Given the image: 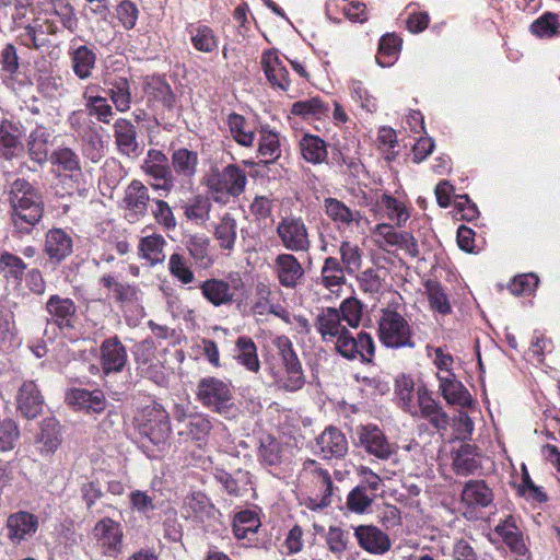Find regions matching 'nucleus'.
Returning <instances> with one entry per match:
<instances>
[{
    "label": "nucleus",
    "mask_w": 560,
    "mask_h": 560,
    "mask_svg": "<svg viewBox=\"0 0 560 560\" xmlns=\"http://www.w3.org/2000/svg\"><path fill=\"white\" fill-rule=\"evenodd\" d=\"M100 362L104 375L124 371L128 362L127 349L117 336L106 338L100 346Z\"/></svg>",
    "instance_id": "20"
},
{
    "label": "nucleus",
    "mask_w": 560,
    "mask_h": 560,
    "mask_svg": "<svg viewBox=\"0 0 560 560\" xmlns=\"http://www.w3.org/2000/svg\"><path fill=\"white\" fill-rule=\"evenodd\" d=\"M115 143L122 155H136L139 149L136 126L126 118H118L113 125Z\"/></svg>",
    "instance_id": "31"
},
{
    "label": "nucleus",
    "mask_w": 560,
    "mask_h": 560,
    "mask_svg": "<svg viewBox=\"0 0 560 560\" xmlns=\"http://www.w3.org/2000/svg\"><path fill=\"white\" fill-rule=\"evenodd\" d=\"M299 150L307 163L318 165L327 162V143L318 136L304 133L299 141Z\"/></svg>",
    "instance_id": "36"
},
{
    "label": "nucleus",
    "mask_w": 560,
    "mask_h": 560,
    "mask_svg": "<svg viewBox=\"0 0 560 560\" xmlns=\"http://www.w3.org/2000/svg\"><path fill=\"white\" fill-rule=\"evenodd\" d=\"M351 98L364 112L373 114L377 110V100L365 88L364 83L360 80H352L349 85Z\"/></svg>",
    "instance_id": "56"
},
{
    "label": "nucleus",
    "mask_w": 560,
    "mask_h": 560,
    "mask_svg": "<svg viewBox=\"0 0 560 560\" xmlns=\"http://www.w3.org/2000/svg\"><path fill=\"white\" fill-rule=\"evenodd\" d=\"M318 454L325 458H343L348 453V441L346 435L335 427L326 428L316 438Z\"/></svg>",
    "instance_id": "23"
},
{
    "label": "nucleus",
    "mask_w": 560,
    "mask_h": 560,
    "mask_svg": "<svg viewBox=\"0 0 560 560\" xmlns=\"http://www.w3.org/2000/svg\"><path fill=\"white\" fill-rule=\"evenodd\" d=\"M439 388L442 396L450 405L467 407L471 402V396L465 386L455 378L454 373H438Z\"/></svg>",
    "instance_id": "30"
},
{
    "label": "nucleus",
    "mask_w": 560,
    "mask_h": 560,
    "mask_svg": "<svg viewBox=\"0 0 560 560\" xmlns=\"http://www.w3.org/2000/svg\"><path fill=\"white\" fill-rule=\"evenodd\" d=\"M276 233L281 245L291 253H307L312 247L308 229L300 217L282 218Z\"/></svg>",
    "instance_id": "10"
},
{
    "label": "nucleus",
    "mask_w": 560,
    "mask_h": 560,
    "mask_svg": "<svg viewBox=\"0 0 560 560\" xmlns=\"http://www.w3.org/2000/svg\"><path fill=\"white\" fill-rule=\"evenodd\" d=\"M107 94L119 113H126L131 105L130 84L126 78H118L110 83Z\"/></svg>",
    "instance_id": "52"
},
{
    "label": "nucleus",
    "mask_w": 560,
    "mask_h": 560,
    "mask_svg": "<svg viewBox=\"0 0 560 560\" xmlns=\"http://www.w3.org/2000/svg\"><path fill=\"white\" fill-rule=\"evenodd\" d=\"M22 131L16 124L3 120L0 125V156L10 160L23 151Z\"/></svg>",
    "instance_id": "35"
},
{
    "label": "nucleus",
    "mask_w": 560,
    "mask_h": 560,
    "mask_svg": "<svg viewBox=\"0 0 560 560\" xmlns=\"http://www.w3.org/2000/svg\"><path fill=\"white\" fill-rule=\"evenodd\" d=\"M247 185L246 172L237 164H229L222 170L214 168L206 177V186L217 202L241 196Z\"/></svg>",
    "instance_id": "4"
},
{
    "label": "nucleus",
    "mask_w": 560,
    "mask_h": 560,
    "mask_svg": "<svg viewBox=\"0 0 560 560\" xmlns=\"http://www.w3.org/2000/svg\"><path fill=\"white\" fill-rule=\"evenodd\" d=\"M172 167L176 175L190 179L195 176L198 165L197 152L186 148L174 150L171 156Z\"/></svg>",
    "instance_id": "45"
},
{
    "label": "nucleus",
    "mask_w": 560,
    "mask_h": 560,
    "mask_svg": "<svg viewBox=\"0 0 560 560\" xmlns=\"http://www.w3.org/2000/svg\"><path fill=\"white\" fill-rule=\"evenodd\" d=\"M258 458L267 466L279 465L281 463L280 443L271 435H264L260 439Z\"/></svg>",
    "instance_id": "59"
},
{
    "label": "nucleus",
    "mask_w": 560,
    "mask_h": 560,
    "mask_svg": "<svg viewBox=\"0 0 560 560\" xmlns=\"http://www.w3.org/2000/svg\"><path fill=\"white\" fill-rule=\"evenodd\" d=\"M328 110V106L319 97L295 102L291 108L292 114L303 118L320 117L326 115Z\"/></svg>",
    "instance_id": "61"
},
{
    "label": "nucleus",
    "mask_w": 560,
    "mask_h": 560,
    "mask_svg": "<svg viewBox=\"0 0 560 560\" xmlns=\"http://www.w3.org/2000/svg\"><path fill=\"white\" fill-rule=\"evenodd\" d=\"M155 351L154 341L144 339L136 346L135 359L141 374L159 383L163 380V365L155 357Z\"/></svg>",
    "instance_id": "22"
},
{
    "label": "nucleus",
    "mask_w": 560,
    "mask_h": 560,
    "mask_svg": "<svg viewBox=\"0 0 560 560\" xmlns=\"http://www.w3.org/2000/svg\"><path fill=\"white\" fill-rule=\"evenodd\" d=\"M197 397L201 404L214 412L231 419L236 417L237 407L233 400L230 384L215 377L201 378L198 384Z\"/></svg>",
    "instance_id": "5"
},
{
    "label": "nucleus",
    "mask_w": 560,
    "mask_h": 560,
    "mask_svg": "<svg viewBox=\"0 0 560 560\" xmlns=\"http://www.w3.org/2000/svg\"><path fill=\"white\" fill-rule=\"evenodd\" d=\"M48 315L47 322L56 325L59 329L74 327L77 319V305L70 298L52 294L45 304Z\"/></svg>",
    "instance_id": "21"
},
{
    "label": "nucleus",
    "mask_w": 560,
    "mask_h": 560,
    "mask_svg": "<svg viewBox=\"0 0 560 560\" xmlns=\"http://www.w3.org/2000/svg\"><path fill=\"white\" fill-rule=\"evenodd\" d=\"M92 533L105 556L116 557L122 551L124 530L119 522L103 517L96 522Z\"/></svg>",
    "instance_id": "12"
},
{
    "label": "nucleus",
    "mask_w": 560,
    "mask_h": 560,
    "mask_svg": "<svg viewBox=\"0 0 560 560\" xmlns=\"http://www.w3.org/2000/svg\"><path fill=\"white\" fill-rule=\"evenodd\" d=\"M7 195L13 226L20 233H30L44 214L42 192L26 179L16 178L9 185Z\"/></svg>",
    "instance_id": "2"
},
{
    "label": "nucleus",
    "mask_w": 560,
    "mask_h": 560,
    "mask_svg": "<svg viewBox=\"0 0 560 560\" xmlns=\"http://www.w3.org/2000/svg\"><path fill=\"white\" fill-rule=\"evenodd\" d=\"M44 399L36 384L32 381L24 382L18 394V406L26 418H35L43 408Z\"/></svg>",
    "instance_id": "38"
},
{
    "label": "nucleus",
    "mask_w": 560,
    "mask_h": 560,
    "mask_svg": "<svg viewBox=\"0 0 560 560\" xmlns=\"http://www.w3.org/2000/svg\"><path fill=\"white\" fill-rule=\"evenodd\" d=\"M378 337L387 348H413V334L406 318L396 311L383 310L378 319Z\"/></svg>",
    "instance_id": "6"
},
{
    "label": "nucleus",
    "mask_w": 560,
    "mask_h": 560,
    "mask_svg": "<svg viewBox=\"0 0 560 560\" xmlns=\"http://www.w3.org/2000/svg\"><path fill=\"white\" fill-rule=\"evenodd\" d=\"M260 63L268 82L273 88H278L281 91H287L289 89V72L282 65L276 49H268L264 51Z\"/></svg>",
    "instance_id": "27"
},
{
    "label": "nucleus",
    "mask_w": 560,
    "mask_h": 560,
    "mask_svg": "<svg viewBox=\"0 0 560 560\" xmlns=\"http://www.w3.org/2000/svg\"><path fill=\"white\" fill-rule=\"evenodd\" d=\"M480 467L479 456L476 447L470 444H463L455 453L453 468L457 475L474 474Z\"/></svg>",
    "instance_id": "47"
},
{
    "label": "nucleus",
    "mask_w": 560,
    "mask_h": 560,
    "mask_svg": "<svg viewBox=\"0 0 560 560\" xmlns=\"http://www.w3.org/2000/svg\"><path fill=\"white\" fill-rule=\"evenodd\" d=\"M530 32L539 38L560 36V14L545 12L530 24Z\"/></svg>",
    "instance_id": "51"
},
{
    "label": "nucleus",
    "mask_w": 560,
    "mask_h": 560,
    "mask_svg": "<svg viewBox=\"0 0 560 560\" xmlns=\"http://www.w3.org/2000/svg\"><path fill=\"white\" fill-rule=\"evenodd\" d=\"M494 532L513 553L517 556H524L526 553L527 548L524 542L523 534L513 515H508L504 520L500 521L494 527Z\"/></svg>",
    "instance_id": "33"
},
{
    "label": "nucleus",
    "mask_w": 560,
    "mask_h": 560,
    "mask_svg": "<svg viewBox=\"0 0 560 560\" xmlns=\"http://www.w3.org/2000/svg\"><path fill=\"white\" fill-rule=\"evenodd\" d=\"M150 195L147 186L139 179H132L125 189L121 207L129 222H137L148 213Z\"/></svg>",
    "instance_id": "15"
},
{
    "label": "nucleus",
    "mask_w": 560,
    "mask_h": 560,
    "mask_svg": "<svg viewBox=\"0 0 560 560\" xmlns=\"http://www.w3.org/2000/svg\"><path fill=\"white\" fill-rule=\"evenodd\" d=\"M226 122L232 138L240 145L249 148L254 144L255 132L253 128H250L249 124L246 121L244 116L236 113H231L228 116Z\"/></svg>",
    "instance_id": "50"
},
{
    "label": "nucleus",
    "mask_w": 560,
    "mask_h": 560,
    "mask_svg": "<svg viewBox=\"0 0 560 560\" xmlns=\"http://www.w3.org/2000/svg\"><path fill=\"white\" fill-rule=\"evenodd\" d=\"M202 298L214 307L233 304L244 289V281L237 275L226 279L210 278L198 285Z\"/></svg>",
    "instance_id": "8"
},
{
    "label": "nucleus",
    "mask_w": 560,
    "mask_h": 560,
    "mask_svg": "<svg viewBox=\"0 0 560 560\" xmlns=\"http://www.w3.org/2000/svg\"><path fill=\"white\" fill-rule=\"evenodd\" d=\"M360 482L348 493L347 509L355 514H365L371 509L382 487L381 477L370 467L360 466L357 469Z\"/></svg>",
    "instance_id": "7"
},
{
    "label": "nucleus",
    "mask_w": 560,
    "mask_h": 560,
    "mask_svg": "<svg viewBox=\"0 0 560 560\" xmlns=\"http://www.w3.org/2000/svg\"><path fill=\"white\" fill-rule=\"evenodd\" d=\"M192 46L201 52H212L218 48V38L207 25H198L190 31Z\"/></svg>",
    "instance_id": "57"
},
{
    "label": "nucleus",
    "mask_w": 560,
    "mask_h": 560,
    "mask_svg": "<svg viewBox=\"0 0 560 560\" xmlns=\"http://www.w3.org/2000/svg\"><path fill=\"white\" fill-rule=\"evenodd\" d=\"M39 527L38 517L27 511H18L9 515L5 528L7 537L13 545L32 539Z\"/></svg>",
    "instance_id": "19"
},
{
    "label": "nucleus",
    "mask_w": 560,
    "mask_h": 560,
    "mask_svg": "<svg viewBox=\"0 0 560 560\" xmlns=\"http://www.w3.org/2000/svg\"><path fill=\"white\" fill-rule=\"evenodd\" d=\"M139 431L154 445H165L171 436L172 428L168 412L160 405L144 407L137 417Z\"/></svg>",
    "instance_id": "9"
},
{
    "label": "nucleus",
    "mask_w": 560,
    "mask_h": 560,
    "mask_svg": "<svg viewBox=\"0 0 560 560\" xmlns=\"http://www.w3.org/2000/svg\"><path fill=\"white\" fill-rule=\"evenodd\" d=\"M399 407L411 417L417 413V389L410 376L401 375L396 380L395 388Z\"/></svg>",
    "instance_id": "46"
},
{
    "label": "nucleus",
    "mask_w": 560,
    "mask_h": 560,
    "mask_svg": "<svg viewBox=\"0 0 560 560\" xmlns=\"http://www.w3.org/2000/svg\"><path fill=\"white\" fill-rule=\"evenodd\" d=\"M428 300L432 310L439 312L442 315L450 314L452 307L447 298V294L443 290L440 283L429 281L427 282Z\"/></svg>",
    "instance_id": "63"
},
{
    "label": "nucleus",
    "mask_w": 560,
    "mask_h": 560,
    "mask_svg": "<svg viewBox=\"0 0 560 560\" xmlns=\"http://www.w3.org/2000/svg\"><path fill=\"white\" fill-rule=\"evenodd\" d=\"M66 400L77 409L93 413L103 412L107 406L105 395L101 389L73 388L67 393Z\"/></svg>",
    "instance_id": "26"
},
{
    "label": "nucleus",
    "mask_w": 560,
    "mask_h": 560,
    "mask_svg": "<svg viewBox=\"0 0 560 560\" xmlns=\"http://www.w3.org/2000/svg\"><path fill=\"white\" fill-rule=\"evenodd\" d=\"M37 442L40 444L43 454L54 453L60 444L58 425L51 420L45 422Z\"/></svg>",
    "instance_id": "64"
},
{
    "label": "nucleus",
    "mask_w": 560,
    "mask_h": 560,
    "mask_svg": "<svg viewBox=\"0 0 560 560\" xmlns=\"http://www.w3.org/2000/svg\"><path fill=\"white\" fill-rule=\"evenodd\" d=\"M213 476L230 495L243 497L252 490V478L246 470L237 469L234 474H230L215 467Z\"/></svg>",
    "instance_id": "28"
},
{
    "label": "nucleus",
    "mask_w": 560,
    "mask_h": 560,
    "mask_svg": "<svg viewBox=\"0 0 560 560\" xmlns=\"http://www.w3.org/2000/svg\"><path fill=\"white\" fill-rule=\"evenodd\" d=\"M168 271L182 284H189L195 280L194 271L190 269L187 259L178 253L170 256Z\"/></svg>",
    "instance_id": "62"
},
{
    "label": "nucleus",
    "mask_w": 560,
    "mask_h": 560,
    "mask_svg": "<svg viewBox=\"0 0 560 560\" xmlns=\"http://www.w3.org/2000/svg\"><path fill=\"white\" fill-rule=\"evenodd\" d=\"M143 90L150 102H156L167 109L173 108L175 95L171 85L162 77H147L144 79Z\"/></svg>",
    "instance_id": "34"
},
{
    "label": "nucleus",
    "mask_w": 560,
    "mask_h": 560,
    "mask_svg": "<svg viewBox=\"0 0 560 560\" xmlns=\"http://www.w3.org/2000/svg\"><path fill=\"white\" fill-rule=\"evenodd\" d=\"M209 238L203 235H192L187 242L189 255L196 264L205 268L212 262L209 256Z\"/></svg>",
    "instance_id": "60"
},
{
    "label": "nucleus",
    "mask_w": 560,
    "mask_h": 560,
    "mask_svg": "<svg viewBox=\"0 0 560 560\" xmlns=\"http://www.w3.org/2000/svg\"><path fill=\"white\" fill-rule=\"evenodd\" d=\"M354 537L362 549L373 555H384L392 547L388 535L374 525L357 526Z\"/></svg>",
    "instance_id": "24"
},
{
    "label": "nucleus",
    "mask_w": 560,
    "mask_h": 560,
    "mask_svg": "<svg viewBox=\"0 0 560 560\" xmlns=\"http://www.w3.org/2000/svg\"><path fill=\"white\" fill-rule=\"evenodd\" d=\"M213 237L222 250L228 252V254L234 250L237 238V223L232 214L224 213L221 217L214 226Z\"/></svg>",
    "instance_id": "42"
},
{
    "label": "nucleus",
    "mask_w": 560,
    "mask_h": 560,
    "mask_svg": "<svg viewBox=\"0 0 560 560\" xmlns=\"http://www.w3.org/2000/svg\"><path fill=\"white\" fill-rule=\"evenodd\" d=\"M417 413L415 418H423L438 431H444L450 424V417L442 406L432 397L425 386L417 388Z\"/></svg>",
    "instance_id": "18"
},
{
    "label": "nucleus",
    "mask_w": 560,
    "mask_h": 560,
    "mask_svg": "<svg viewBox=\"0 0 560 560\" xmlns=\"http://www.w3.org/2000/svg\"><path fill=\"white\" fill-rule=\"evenodd\" d=\"M340 264L348 275H354L362 265V249L354 243L345 240L339 246Z\"/></svg>",
    "instance_id": "53"
},
{
    "label": "nucleus",
    "mask_w": 560,
    "mask_h": 560,
    "mask_svg": "<svg viewBox=\"0 0 560 560\" xmlns=\"http://www.w3.org/2000/svg\"><path fill=\"white\" fill-rule=\"evenodd\" d=\"M376 210L385 211L388 220L393 221L397 226H404L410 213L405 203L389 194H382L375 202Z\"/></svg>",
    "instance_id": "44"
},
{
    "label": "nucleus",
    "mask_w": 560,
    "mask_h": 560,
    "mask_svg": "<svg viewBox=\"0 0 560 560\" xmlns=\"http://www.w3.org/2000/svg\"><path fill=\"white\" fill-rule=\"evenodd\" d=\"M167 156L160 150L150 149L142 163V171L152 179H162V183H151L154 190L168 194L174 187L173 172L168 165Z\"/></svg>",
    "instance_id": "13"
},
{
    "label": "nucleus",
    "mask_w": 560,
    "mask_h": 560,
    "mask_svg": "<svg viewBox=\"0 0 560 560\" xmlns=\"http://www.w3.org/2000/svg\"><path fill=\"white\" fill-rule=\"evenodd\" d=\"M357 434L365 452L381 460H387L396 453V446L388 442L384 432L375 424L358 428Z\"/></svg>",
    "instance_id": "17"
},
{
    "label": "nucleus",
    "mask_w": 560,
    "mask_h": 560,
    "mask_svg": "<svg viewBox=\"0 0 560 560\" xmlns=\"http://www.w3.org/2000/svg\"><path fill=\"white\" fill-rule=\"evenodd\" d=\"M67 56L70 68L79 80L85 81L92 78L97 61L93 47L82 44L79 38L74 37L69 42Z\"/></svg>",
    "instance_id": "14"
},
{
    "label": "nucleus",
    "mask_w": 560,
    "mask_h": 560,
    "mask_svg": "<svg viewBox=\"0 0 560 560\" xmlns=\"http://www.w3.org/2000/svg\"><path fill=\"white\" fill-rule=\"evenodd\" d=\"M401 40L394 34L384 35L378 44V51L376 55V62L381 67H389L397 59L400 49Z\"/></svg>",
    "instance_id": "54"
},
{
    "label": "nucleus",
    "mask_w": 560,
    "mask_h": 560,
    "mask_svg": "<svg viewBox=\"0 0 560 560\" xmlns=\"http://www.w3.org/2000/svg\"><path fill=\"white\" fill-rule=\"evenodd\" d=\"M185 217L198 225L205 224L209 218L212 203L209 197L196 195L184 205Z\"/></svg>",
    "instance_id": "49"
},
{
    "label": "nucleus",
    "mask_w": 560,
    "mask_h": 560,
    "mask_svg": "<svg viewBox=\"0 0 560 560\" xmlns=\"http://www.w3.org/2000/svg\"><path fill=\"white\" fill-rule=\"evenodd\" d=\"M212 430V423L208 416L199 412H194L189 417L185 427H182L178 431L179 436H183L187 441L196 443L197 446L201 447L207 444L208 436Z\"/></svg>",
    "instance_id": "32"
},
{
    "label": "nucleus",
    "mask_w": 560,
    "mask_h": 560,
    "mask_svg": "<svg viewBox=\"0 0 560 560\" xmlns=\"http://www.w3.org/2000/svg\"><path fill=\"white\" fill-rule=\"evenodd\" d=\"M167 245L166 240L161 234H152L144 236L139 242L140 257L147 260L150 266H156L164 262L165 254L164 248Z\"/></svg>",
    "instance_id": "43"
},
{
    "label": "nucleus",
    "mask_w": 560,
    "mask_h": 560,
    "mask_svg": "<svg viewBox=\"0 0 560 560\" xmlns=\"http://www.w3.org/2000/svg\"><path fill=\"white\" fill-rule=\"evenodd\" d=\"M323 208L327 218L336 225L337 230L341 234L352 232L361 225V212L350 208L337 198H325Z\"/></svg>",
    "instance_id": "16"
},
{
    "label": "nucleus",
    "mask_w": 560,
    "mask_h": 560,
    "mask_svg": "<svg viewBox=\"0 0 560 560\" xmlns=\"http://www.w3.org/2000/svg\"><path fill=\"white\" fill-rule=\"evenodd\" d=\"M49 133L43 127L33 130L28 138V153L33 161L44 163L48 155Z\"/></svg>",
    "instance_id": "55"
},
{
    "label": "nucleus",
    "mask_w": 560,
    "mask_h": 560,
    "mask_svg": "<svg viewBox=\"0 0 560 560\" xmlns=\"http://www.w3.org/2000/svg\"><path fill=\"white\" fill-rule=\"evenodd\" d=\"M275 271L279 283L287 289H294L304 277V269L291 253L279 254L275 259Z\"/></svg>",
    "instance_id": "25"
},
{
    "label": "nucleus",
    "mask_w": 560,
    "mask_h": 560,
    "mask_svg": "<svg viewBox=\"0 0 560 560\" xmlns=\"http://www.w3.org/2000/svg\"><path fill=\"white\" fill-rule=\"evenodd\" d=\"M257 153L264 164L275 163L281 156L280 135L269 126L259 129Z\"/></svg>",
    "instance_id": "40"
},
{
    "label": "nucleus",
    "mask_w": 560,
    "mask_h": 560,
    "mask_svg": "<svg viewBox=\"0 0 560 560\" xmlns=\"http://www.w3.org/2000/svg\"><path fill=\"white\" fill-rule=\"evenodd\" d=\"M233 533L234 536L241 539H249L254 536L259 526L260 521L256 512L252 510H243L234 515L233 518Z\"/></svg>",
    "instance_id": "48"
},
{
    "label": "nucleus",
    "mask_w": 560,
    "mask_h": 560,
    "mask_svg": "<svg viewBox=\"0 0 560 560\" xmlns=\"http://www.w3.org/2000/svg\"><path fill=\"white\" fill-rule=\"evenodd\" d=\"M234 359L250 373L260 371L257 346L248 336H240L235 341Z\"/></svg>",
    "instance_id": "41"
},
{
    "label": "nucleus",
    "mask_w": 560,
    "mask_h": 560,
    "mask_svg": "<svg viewBox=\"0 0 560 560\" xmlns=\"http://www.w3.org/2000/svg\"><path fill=\"white\" fill-rule=\"evenodd\" d=\"M272 376L277 388L288 393L298 392L305 384V376L301 362L283 365L281 370L273 372Z\"/></svg>",
    "instance_id": "39"
},
{
    "label": "nucleus",
    "mask_w": 560,
    "mask_h": 560,
    "mask_svg": "<svg viewBox=\"0 0 560 560\" xmlns=\"http://www.w3.org/2000/svg\"><path fill=\"white\" fill-rule=\"evenodd\" d=\"M340 311L335 307L322 308L314 319V328L325 343H334L338 354L347 360L372 362L375 354V343L372 336L361 331L353 337L348 326L343 324Z\"/></svg>",
    "instance_id": "1"
},
{
    "label": "nucleus",
    "mask_w": 560,
    "mask_h": 560,
    "mask_svg": "<svg viewBox=\"0 0 560 560\" xmlns=\"http://www.w3.org/2000/svg\"><path fill=\"white\" fill-rule=\"evenodd\" d=\"M72 238L61 229L49 230L45 238V253L49 260L59 264L72 253Z\"/></svg>",
    "instance_id": "29"
},
{
    "label": "nucleus",
    "mask_w": 560,
    "mask_h": 560,
    "mask_svg": "<svg viewBox=\"0 0 560 560\" xmlns=\"http://www.w3.org/2000/svg\"><path fill=\"white\" fill-rule=\"evenodd\" d=\"M301 483L314 497H310L305 505L311 510H323L331 503L334 483L330 474L314 459H306L300 472Z\"/></svg>",
    "instance_id": "3"
},
{
    "label": "nucleus",
    "mask_w": 560,
    "mask_h": 560,
    "mask_svg": "<svg viewBox=\"0 0 560 560\" xmlns=\"http://www.w3.org/2000/svg\"><path fill=\"white\" fill-rule=\"evenodd\" d=\"M494 501V492L483 479H470L463 486L460 504L466 517H472L477 512L490 508Z\"/></svg>",
    "instance_id": "11"
},
{
    "label": "nucleus",
    "mask_w": 560,
    "mask_h": 560,
    "mask_svg": "<svg viewBox=\"0 0 560 560\" xmlns=\"http://www.w3.org/2000/svg\"><path fill=\"white\" fill-rule=\"evenodd\" d=\"M347 271L336 257H327L320 269L319 283L334 294H339L346 283Z\"/></svg>",
    "instance_id": "37"
},
{
    "label": "nucleus",
    "mask_w": 560,
    "mask_h": 560,
    "mask_svg": "<svg viewBox=\"0 0 560 560\" xmlns=\"http://www.w3.org/2000/svg\"><path fill=\"white\" fill-rule=\"evenodd\" d=\"M51 163L60 170L71 173L75 176L81 173L80 159L78 154L69 148H59L50 156Z\"/></svg>",
    "instance_id": "58"
}]
</instances>
